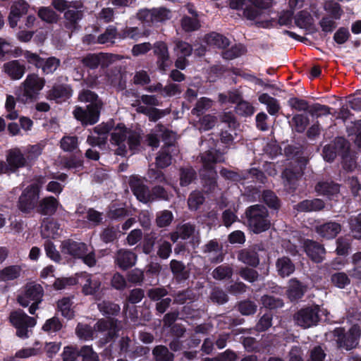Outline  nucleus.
<instances>
[{"label":"nucleus","instance_id":"obj_64","mask_svg":"<svg viewBox=\"0 0 361 361\" xmlns=\"http://www.w3.org/2000/svg\"><path fill=\"white\" fill-rule=\"evenodd\" d=\"M15 106V98L12 95H8L6 97L5 106L8 111L6 117L11 120H14L18 117V113L14 110Z\"/></svg>","mask_w":361,"mask_h":361},{"label":"nucleus","instance_id":"obj_33","mask_svg":"<svg viewBox=\"0 0 361 361\" xmlns=\"http://www.w3.org/2000/svg\"><path fill=\"white\" fill-rule=\"evenodd\" d=\"M58 310L65 318L70 319L74 316L73 303L70 298H64L58 301Z\"/></svg>","mask_w":361,"mask_h":361},{"label":"nucleus","instance_id":"obj_54","mask_svg":"<svg viewBox=\"0 0 361 361\" xmlns=\"http://www.w3.org/2000/svg\"><path fill=\"white\" fill-rule=\"evenodd\" d=\"M39 345V343H35V346L32 348H27L25 349H21L16 352V357L20 358H27L32 356H35L42 353V349L40 347H37Z\"/></svg>","mask_w":361,"mask_h":361},{"label":"nucleus","instance_id":"obj_62","mask_svg":"<svg viewBox=\"0 0 361 361\" xmlns=\"http://www.w3.org/2000/svg\"><path fill=\"white\" fill-rule=\"evenodd\" d=\"M204 202V197L200 192H194L190 194L188 204V207L192 210H196Z\"/></svg>","mask_w":361,"mask_h":361},{"label":"nucleus","instance_id":"obj_4","mask_svg":"<svg viewBox=\"0 0 361 361\" xmlns=\"http://www.w3.org/2000/svg\"><path fill=\"white\" fill-rule=\"evenodd\" d=\"M44 183V178L39 177L36 183L24 190L18 200V208L21 212L29 213L36 207L39 197L40 188Z\"/></svg>","mask_w":361,"mask_h":361},{"label":"nucleus","instance_id":"obj_10","mask_svg":"<svg viewBox=\"0 0 361 361\" xmlns=\"http://www.w3.org/2000/svg\"><path fill=\"white\" fill-rule=\"evenodd\" d=\"M100 109L98 104H89L85 109L75 106L73 114L82 125H94L99 121Z\"/></svg>","mask_w":361,"mask_h":361},{"label":"nucleus","instance_id":"obj_42","mask_svg":"<svg viewBox=\"0 0 361 361\" xmlns=\"http://www.w3.org/2000/svg\"><path fill=\"white\" fill-rule=\"evenodd\" d=\"M78 100L81 102L90 103V104H98L99 109L102 107V103L98 99L97 95L90 90H82L78 94Z\"/></svg>","mask_w":361,"mask_h":361},{"label":"nucleus","instance_id":"obj_22","mask_svg":"<svg viewBox=\"0 0 361 361\" xmlns=\"http://www.w3.org/2000/svg\"><path fill=\"white\" fill-rule=\"evenodd\" d=\"M59 224L49 219H45L42 224L41 233L44 238H54L61 235Z\"/></svg>","mask_w":361,"mask_h":361},{"label":"nucleus","instance_id":"obj_32","mask_svg":"<svg viewBox=\"0 0 361 361\" xmlns=\"http://www.w3.org/2000/svg\"><path fill=\"white\" fill-rule=\"evenodd\" d=\"M305 291V287L303 286L298 280L291 279L289 282L288 295L290 300L300 298Z\"/></svg>","mask_w":361,"mask_h":361},{"label":"nucleus","instance_id":"obj_11","mask_svg":"<svg viewBox=\"0 0 361 361\" xmlns=\"http://www.w3.org/2000/svg\"><path fill=\"white\" fill-rule=\"evenodd\" d=\"M6 162L8 163L10 171L15 173L18 169L26 166L28 163L22 151L18 148L9 149L6 156Z\"/></svg>","mask_w":361,"mask_h":361},{"label":"nucleus","instance_id":"obj_53","mask_svg":"<svg viewBox=\"0 0 361 361\" xmlns=\"http://www.w3.org/2000/svg\"><path fill=\"white\" fill-rule=\"evenodd\" d=\"M292 122L298 132H303L309 123V119L304 115L296 114L293 117Z\"/></svg>","mask_w":361,"mask_h":361},{"label":"nucleus","instance_id":"obj_25","mask_svg":"<svg viewBox=\"0 0 361 361\" xmlns=\"http://www.w3.org/2000/svg\"><path fill=\"white\" fill-rule=\"evenodd\" d=\"M81 279L83 282L82 292L85 295H92L99 289L101 282L99 279L86 274L81 276Z\"/></svg>","mask_w":361,"mask_h":361},{"label":"nucleus","instance_id":"obj_13","mask_svg":"<svg viewBox=\"0 0 361 361\" xmlns=\"http://www.w3.org/2000/svg\"><path fill=\"white\" fill-rule=\"evenodd\" d=\"M116 57V56L108 54H90L84 57L82 62L84 65L90 68H95L99 65L102 66H107L109 63L114 61Z\"/></svg>","mask_w":361,"mask_h":361},{"label":"nucleus","instance_id":"obj_38","mask_svg":"<svg viewBox=\"0 0 361 361\" xmlns=\"http://www.w3.org/2000/svg\"><path fill=\"white\" fill-rule=\"evenodd\" d=\"M21 268L19 266H10L4 268L0 272V278L3 281H10L20 276Z\"/></svg>","mask_w":361,"mask_h":361},{"label":"nucleus","instance_id":"obj_52","mask_svg":"<svg viewBox=\"0 0 361 361\" xmlns=\"http://www.w3.org/2000/svg\"><path fill=\"white\" fill-rule=\"evenodd\" d=\"M118 36L116 29L114 27H109L106 29V32L100 35L97 38V42L100 44L107 42L114 43V39Z\"/></svg>","mask_w":361,"mask_h":361},{"label":"nucleus","instance_id":"obj_19","mask_svg":"<svg viewBox=\"0 0 361 361\" xmlns=\"http://www.w3.org/2000/svg\"><path fill=\"white\" fill-rule=\"evenodd\" d=\"M341 231L340 224L335 221H329L316 227L317 233L326 239L334 238Z\"/></svg>","mask_w":361,"mask_h":361},{"label":"nucleus","instance_id":"obj_27","mask_svg":"<svg viewBox=\"0 0 361 361\" xmlns=\"http://www.w3.org/2000/svg\"><path fill=\"white\" fill-rule=\"evenodd\" d=\"M72 94V91L68 86L57 85L54 86L49 94V97L56 100L58 102L65 101Z\"/></svg>","mask_w":361,"mask_h":361},{"label":"nucleus","instance_id":"obj_55","mask_svg":"<svg viewBox=\"0 0 361 361\" xmlns=\"http://www.w3.org/2000/svg\"><path fill=\"white\" fill-rule=\"evenodd\" d=\"M233 270L228 266H219L212 273L213 277L218 280L230 278L232 276Z\"/></svg>","mask_w":361,"mask_h":361},{"label":"nucleus","instance_id":"obj_58","mask_svg":"<svg viewBox=\"0 0 361 361\" xmlns=\"http://www.w3.org/2000/svg\"><path fill=\"white\" fill-rule=\"evenodd\" d=\"M137 17L143 23L149 25L154 24L152 8L140 9L137 13Z\"/></svg>","mask_w":361,"mask_h":361},{"label":"nucleus","instance_id":"obj_50","mask_svg":"<svg viewBox=\"0 0 361 361\" xmlns=\"http://www.w3.org/2000/svg\"><path fill=\"white\" fill-rule=\"evenodd\" d=\"M60 143L63 150L72 152L78 147V137L76 136H64Z\"/></svg>","mask_w":361,"mask_h":361},{"label":"nucleus","instance_id":"obj_49","mask_svg":"<svg viewBox=\"0 0 361 361\" xmlns=\"http://www.w3.org/2000/svg\"><path fill=\"white\" fill-rule=\"evenodd\" d=\"M245 52V48L242 44L235 45L229 49L223 51L222 56L224 59L231 60L238 57Z\"/></svg>","mask_w":361,"mask_h":361},{"label":"nucleus","instance_id":"obj_17","mask_svg":"<svg viewBox=\"0 0 361 361\" xmlns=\"http://www.w3.org/2000/svg\"><path fill=\"white\" fill-rule=\"evenodd\" d=\"M137 255L126 249L119 250L115 257V263L121 269L126 270L135 264Z\"/></svg>","mask_w":361,"mask_h":361},{"label":"nucleus","instance_id":"obj_57","mask_svg":"<svg viewBox=\"0 0 361 361\" xmlns=\"http://www.w3.org/2000/svg\"><path fill=\"white\" fill-rule=\"evenodd\" d=\"M212 105L211 99L207 97L201 98L196 104L195 107L192 110L193 114L199 116L204 111L209 109Z\"/></svg>","mask_w":361,"mask_h":361},{"label":"nucleus","instance_id":"obj_9","mask_svg":"<svg viewBox=\"0 0 361 361\" xmlns=\"http://www.w3.org/2000/svg\"><path fill=\"white\" fill-rule=\"evenodd\" d=\"M334 334L337 337L336 342L338 347L349 350L357 345L360 336V329L359 326L354 325L346 334L343 333L342 329H336L334 331Z\"/></svg>","mask_w":361,"mask_h":361},{"label":"nucleus","instance_id":"obj_47","mask_svg":"<svg viewBox=\"0 0 361 361\" xmlns=\"http://www.w3.org/2000/svg\"><path fill=\"white\" fill-rule=\"evenodd\" d=\"M98 308L103 314L114 315L120 311V307L118 305L108 302L102 301L98 304Z\"/></svg>","mask_w":361,"mask_h":361},{"label":"nucleus","instance_id":"obj_63","mask_svg":"<svg viewBox=\"0 0 361 361\" xmlns=\"http://www.w3.org/2000/svg\"><path fill=\"white\" fill-rule=\"evenodd\" d=\"M324 8L335 19H339L343 13L339 4L334 1L326 2L324 4Z\"/></svg>","mask_w":361,"mask_h":361},{"label":"nucleus","instance_id":"obj_2","mask_svg":"<svg viewBox=\"0 0 361 361\" xmlns=\"http://www.w3.org/2000/svg\"><path fill=\"white\" fill-rule=\"evenodd\" d=\"M61 252L74 258L82 259L87 266L92 267L96 264V258L94 250L89 248L84 243L66 240L61 243Z\"/></svg>","mask_w":361,"mask_h":361},{"label":"nucleus","instance_id":"obj_39","mask_svg":"<svg viewBox=\"0 0 361 361\" xmlns=\"http://www.w3.org/2000/svg\"><path fill=\"white\" fill-rule=\"evenodd\" d=\"M331 281L334 286L338 288H344L350 284V279L344 272H336L331 275Z\"/></svg>","mask_w":361,"mask_h":361},{"label":"nucleus","instance_id":"obj_14","mask_svg":"<svg viewBox=\"0 0 361 361\" xmlns=\"http://www.w3.org/2000/svg\"><path fill=\"white\" fill-rule=\"evenodd\" d=\"M28 8V4L24 0H18L13 4L8 18L11 27L14 28L17 26L18 20L27 12Z\"/></svg>","mask_w":361,"mask_h":361},{"label":"nucleus","instance_id":"obj_29","mask_svg":"<svg viewBox=\"0 0 361 361\" xmlns=\"http://www.w3.org/2000/svg\"><path fill=\"white\" fill-rule=\"evenodd\" d=\"M259 101L267 106V111L271 115H276L280 109V105L277 99L266 93L262 94L259 97Z\"/></svg>","mask_w":361,"mask_h":361},{"label":"nucleus","instance_id":"obj_61","mask_svg":"<svg viewBox=\"0 0 361 361\" xmlns=\"http://www.w3.org/2000/svg\"><path fill=\"white\" fill-rule=\"evenodd\" d=\"M173 216L171 212L164 210L157 214V224L159 227H165L169 226L172 221Z\"/></svg>","mask_w":361,"mask_h":361},{"label":"nucleus","instance_id":"obj_60","mask_svg":"<svg viewBox=\"0 0 361 361\" xmlns=\"http://www.w3.org/2000/svg\"><path fill=\"white\" fill-rule=\"evenodd\" d=\"M59 63L60 61L59 59L54 57H51L47 59L46 61L43 60V64L40 66V68H42V71L44 73H51L57 69L58 66H59Z\"/></svg>","mask_w":361,"mask_h":361},{"label":"nucleus","instance_id":"obj_51","mask_svg":"<svg viewBox=\"0 0 361 361\" xmlns=\"http://www.w3.org/2000/svg\"><path fill=\"white\" fill-rule=\"evenodd\" d=\"M181 26L186 32H191L199 29L200 24L196 17H183L181 20Z\"/></svg>","mask_w":361,"mask_h":361},{"label":"nucleus","instance_id":"obj_48","mask_svg":"<svg viewBox=\"0 0 361 361\" xmlns=\"http://www.w3.org/2000/svg\"><path fill=\"white\" fill-rule=\"evenodd\" d=\"M332 146L336 153L343 158L347 156L349 149V144L344 138L337 137L334 141V145Z\"/></svg>","mask_w":361,"mask_h":361},{"label":"nucleus","instance_id":"obj_21","mask_svg":"<svg viewBox=\"0 0 361 361\" xmlns=\"http://www.w3.org/2000/svg\"><path fill=\"white\" fill-rule=\"evenodd\" d=\"M82 18V11L80 7L69 8L64 14L66 27L71 30L77 29L78 23Z\"/></svg>","mask_w":361,"mask_h":361},{"label":"nucleus","instance_id":"obj_16","mask_svg":"<svg viewBox=\"0 0 361 361\" xmlns=\"http://www.w3.org/2000/svg\"><path fill=\"white\" fill-rule=\"evenodd\" d=\"M4 72L12 80H20L25 73V66L19 60L6 62L3 66Z\"/></svg>","mask_w":361,"mask_h":361},{"label":"nucleus","instance_id":"obj_7","mask_svg":"<svg viewBox=\"0 0 361 361\" xmlns=\"http://www.w3.org/2000/svg\"><path fill=\"white\" fill-rule=\"evenodd\" d=\"M42 296V287L39 284L30 283L26 286L24 293L18 297V301L23 307H27L31 304L29 312L34 314Z\"/></svg>","mask_w":361,"mask_h":361},{"label":"nucleus","instance_id":"obj_23","mask_svg":"<svg viewBox=\"0 0 361 361\" xmlns=\"http://www.w3.org/2000/svg\"><path fill=\"white\" fill-rule=\"evenodd\" d=\"M117 330V322L112 319L99 320L95 326V331L101 333L106 331V334L108 335V338H106L105 342L112 338L116 335Z\"/></svg>","mask_w":361,"mask_h":361},{"label":"nucleus","instance_id":"obj_31","mask_svg":"<svg viewBox=\"0 0 361 361\" xmlns=\"http://www.w3.org/2000/svg\"><path fill=\"white\" fill-rule=\"evenodd\" d=\"M205 41L208 44L215 46L221 49H224L229 44V40L226 37L216 32H212L206 35Z\"/></svg>","mask_w":361,"mask_h":361},{"label":"nucleus","instance_id":"obj_5","mask_svg":"<svg viewBox=\"0 0 361 361\" xmlns=\"http://www.w3.org/2000/svg\"><path fill=\"white\" fill-rule=\"evenodd\" d=\"M9 321L17 329L16 335L23 339L30 336L32 328L35 326L36 321L33 317L27 316L23 310L12 311L9 315Z\"/></svg>","mask_w":361,"mask_h":361},{"label":"nucleus","instance_id":"obj_44","mask_svg":"<svg viewBox=\"0 0 361 361\" xmlns=\"http://www.w3.org/2000/svg\"><path fill=\"white\" fill-rule=\"evenodd\" d=\"M76 334L80 339L88 341L93 339L94 331L87 324H79L76 328Z\"/></svg>","mask_w":361,"mask_h":361},{"label":"nucleus","instance_id":"obj_18","mask_svg":"<svg viewBox=\"0 0 361 361\" xmlns=\"http://www.w3.org/2000/svg\"><path fill=\"white\" fill-rule=\"evenodd\" d=\"M304 246L305 252L313 262L320 263L324 260L325 249L322 245L307 240L305 242Z\"/></svg>","mask_w":361,"mask_h":361},{"label":"nucleus","instance_id":"obj_15","mask_svg":"<svg viewBox=\"0 0 361 361\" xmlns=\"http://www.w3.org/2000/svg\"><path fill=\"white\" fill-rule=\"evenodd\" d=\"M273 1L274 0H250L255 8H246L244 11V16L249 20H256L262 15L261 10L271 7Z\"/></svg>","mask_w":361,"mask_h":361},{"label":"nucleus","instance_id":"obj_59","mask_svg":"<svg viewBox=\"0 0 361 361\" xmlns=\"http://www.w3.org/2000/svg\"><path fill=\"white\" fill-rule=\"evenodd\" d=\"M79 354L82 357L83 361H99L98 355L93 350L91 346H83Z\"/></svg>","mask_w":361,"mask_h":361},{"label":"nucleus","instance_id":"obj_34","mask_svg":"<svg viewBox=\"0 0 361 361\" xmlns=\"http://www.w3.org/2000/svg\"><path fill=\"white\" fill-rule=\"evenodd\" d=\"M132 189L134 195L140 202L146 203L154 200V198L152 197V193L144 185L138 184L137 185H132Z\"/></svg>","mask_w":361,"mask_h":361},{"label":"nucleus","instance_id":"obj_56","mask_svg":"<svg viewBox=\"0 0 361 361\" xmlns=\"http://www.w3.org/2000/svg\"><path fill=\"white\" fill-rule=\"evenodd\" d=\"M43 149L42 145L39 144L30 145L25 150V158L27 163L30 161L36 159L41 154Z\"/></svg>","mask_w":361,"mask_h":361},{"label":"nucleus","instance_id":"obj_40","mask_svg":"<svg viewBox=\"0 0 361 361\" xmlns=\"http://www.w3.org/2000/svg\"><path fill=\"white\" fill-rule=\"evenodd\" d=\"M38 16L47 23H56L59 16L49 7H41L38 11Z\"/></svg>","mask_w":361,"mask_h":361},{"label":"nucleus","instance_id":"obj_36","mask_svg":"<svg viewBox=\"0 0 361 361\" xmlns=\"http://www.w3.org/2000/svg\"><path fill=\"white\" fill-rule=\"evenodd\" d=\"M147 32L141 33L137 27H126L119 33L118 37L120 39L130 38L133 40H138L142 36H147Z\"/></svg>","mask_w":361,"mask_h":361},{"label":"nucleus","instance_id":"obj_41","mask_svg":"<svg viewBox=\"0 0 361 361\" xmlns=\"http://www.w3.org/2000/svg\"><path fill=\"white\" fill-rule=\"evenodd\" d=\"M173 50L176 56L187 57L192 54V47L188 42L177 40L175 42Z\"/></svg>","mask_w":361,"mask_h":361},{"label":"nucleus","instance_id":"obj_1","mask_svg":"<svg viewBox=\"0 0 361 361\" xmlns=\"http://www.w3.org/2000/svg\"><path fill=\"white\" fill-rule=\"evenodd\" d=\"M111 143L117 147L115 154L124 157L129 149L134 150L140 144V135L134 131L128 130L123 124H118L111 133Z\"/></svg>","mask_w":361,"mask_h":361},{"label":"nucleus","instance_id":"obj_24","mask_svg":"<svg viewBox=\"0 0 361 361\" xmlns=\"http://www.w3.org/2000/svg\"><path fill=\"white\" fill-rule=\"evenodd\" d=\"M204 253L212 262H220L223 260L221 247L216 241L211 240L205 245L204 249Z\"/></svg>","mask_w":361,"mask_h":361},{"label":"nucleus","instance_id":"obj_37","mask_svg":"<svg viewBox=\"0 0 361 361\" xmlns=\"http://www.w3.org/2000/svg\"><path fill=\"white\" fill-rule=\"evenodd\" d=\"M174 148L173 146L169 145L157 156L156 162L159 167L165 168L171 164V157L169 154L171 152Z\"/></svg>","mask_w":361,"mask_h":361},{"label":"nucleus","instance_id":"obj_43","mask_svg":"<svg viewBox=\"0 0 361 361\" xmlns=\"http://www.w3.org/2000/svg\"><path fill=\"white\" fill-rule=\"evenodd\" d=\"M295 22L297 26L301 28H307L312 25V18L309 12L302 11L297 14Z\"/></svg>","mask_w":361,"mask_h":361},{"label":"nucleus","instance_id":"obj_12","mask_svg":"<svg viewBox=\"0 0 361 361\" xmlns=\"http://www.w3.org/2000/svg\"><path fill=\"white\" fill-rule=\"evenodd\" d=\"M201 160L203 164V166L205 169L209 171L210 177L212 180L210 183L212 185L214 186L215 180L214 178L216 175V172L213 171V164L219 162H222L224 161L223 154L218 151L216 150H209L201 156Z\"/></svg>","mask_w":361,"mask_h":361},{"label":"nucleus","instance_id":"obj_46","mask_svg":"<svg viewBox=\"0 0 361 361\" xmlns=\"http://www.w3.org/2000/svg\"><path fill=\"white\" fill-rule=\"evenodd\" d=\"M157 361H173V355L162 345L156 347L153 350Z\"/></svg>","mask_w":361,"mask_h":361},{"label":"nucleus","instance_id":"obj_45","mask_svg":"<svg viewBox=\"0 0 361 361\" xmlns=\"http://www.w3.org/2000/svg\"><path fill=\"white\" fill-rule=\"evenodd\" d=\"M154 23L164 22L171 18V11L165 7L153 8Z\"/></svg>","mask_w":361,"mask_h":361},{"label":"nucleus","instance_id":"obj_3","mask_svg":"<svg viewBox=\"0 0 361 361\" xmlns=\"http://www.w3.org/2000/svg\"><path fill=\"white\" fill-rule=\"evenodd\" d=\"M250 228L255 233L268 230L270 227V221L268 219V212L262 205L251 206L246 212Z\"/></svg>","mask_w":361,"mask_h":361},{"label":"nucleus","instance_id":"obj_26","mask_svg":"<svg viewBox=\"0 0 361 361\" xmlns=\"http://www.w3.org/2000/svg\"><path fill=\"white\" fill-rule=\"evenodd\" d=\"M276 268L278 274L281 277L288 276L295 271V265L291 260L286 257H283L277 259Z\"/></svg>","mask_w":361,"mask_h":361},{"label":"nucleus","instance_id":"obj_6","mask_svg":"<svg viewBox=\"0 0 361 361\" xmlns=\"http://www.w3.org/2000/svg\"><path fill=\"white\" fill-rule=\"evenodd\" d=\"M45 85V80L35 73L28 74L22 83L23 93L18 95V99L23 102L32 101L37 97Z\"/></svg>","mask_w":361,"mask_h":361},{"label":"nucleus","instance_id":"obj_8","mask_svg":"<svg viewBox=\"0 0 361 361\" xmlns=\"http://www.w3.org/2000/svg\"><path fill=\"white\" fill-rule=\"evenodd\" d=\"M319 312L320 308L318 305L302 307L294 314L295 323L303 329H308L316 326L320 319Z\"/></svg>","mask_w":361,"mask_h":361},{"label":"nucleus","instance_id":"obj_30","mask_svg":"<svg viewBox=\"0 0 361 361\" xmlns=\"http://www.w3.org/2000/svg\"><path fill=\"white\" fill-rule=\"evenodd\" d=\"M137 113L147 115L150 121H156L166 114H169L167 110H160L156 108H148L144 106H139L136 109Z\"/></svg>","mask_w":361,"mask_h":361},{"label":"nucleus","instance_id":"obj_20","mask_svg":"<svg viewBox=\"0 0 361 361\" xmlns=\"http://www.w3.org/2000/svg\"><path fill=\"white\" fill-rule=\"evenodd\" d=\"M315 190L319 195L331 199L338 195L340 187L338 184L332 181H321L315 186Z\"/></svg>","mask_w":361,"mask_h":361},{"label":"nucleus","instance_id":"obj_28","mask_svg":"<svg viewBox=\"0 0 361 361\" xmlns=\"http://www.w3.org/2000/svg\"><path fill=\"white\" fill-rule=\"evenodd\" d=\"M58 202L53 197L42 199L39 203L38 212L42 214H52L57 209Z\"/></svg>","mask_w":361,"mask_h":361},{"label":"nucleus","instance_id":"obj_35","mask_svg":"<svg viewBox=\"0 0 361 361\" xmlns=\"http://www.w3.org/2000/svg\"><path fill=\"white\" fill-rule=\"evenodd\" d=\"M238 259L244 264L252 267H256L259 262L257 253L253 250H241L238 255Z\"/></svg>","mask_w":361,"mask_h":361}]
</instances>
